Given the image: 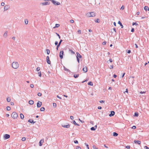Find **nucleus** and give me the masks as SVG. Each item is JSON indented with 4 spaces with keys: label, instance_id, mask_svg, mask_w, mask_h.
<instances>
[{
    "label": "nucleus",
    "instance_id": "obj_1",
    "mask_svg": "<svg viewBox=\"0 0 149 149\" xmlns=\"http://www.w3.org/2000/svg\"><path fill=\"white\" fill-rule=\"evenodd\" d=\"M12 67L14 69L17 68L19 66V64L17 62H14L12 64Z\"/></svg>",
    "mask_w": 149,
    "mask_h": 149
},
{
    "label": "nucleus",
    "instance_id": "obj_2",
    "mask_svg": "<svg viewBox=\"0 0 149 149\" xmlns=\"http://www.w3.org/2000/svg\"><path fill=\"white\" fill-rule=\"evenodd\" d=\"M11 116L14 119H16L18 117V114L16 112H14L12 113Z\"/></svg>",
    "mask_w": 149,
    "mask_h": 149
},
{
    "label": "nucleus",
    "instance_id": "obj_3",
    "mask_svg": "<svg viewBox=\"0 0 149 149\" xmlns=\"http://www.w3.org/2000/svg\"><path fill=\"white\" fill-rule=\"evenodd\" d=\"M87 15L89 17H94L96 15V13L94 12H92L87 13Z\"/></svg>",
    "mask_w": 149,
    "mask_h": 149
},
{
    "label": "nucleus",
    "instance_id": "obj_4",
    "mask_svg": "<svg viewBox=\"0 0 149 149\" xmlns=\"http://www.w3.org/2000/svg\"><path fill=\"white\" fill-rule=\"evenodd\" d=\"M44 1H50L54 4L56 5H59L60 4V3L59 2H57L54 0H44Z\"/></svg>",
    "mask_w": 149,
    "mask_h": 149
},
{
    "label": "nucleus",
    "instance_id": "obj_5",
    "mask_svg": "<svg viewBox=\"0 0 149 149\" xmlns=\"http://www.w3.org/2000/svg\"><path fill=\"white\" fill-rule=\"evenodd\" d=\"M10 137V135L7 134H4L3 136V138L4 139H9Z\"/></svg>",
    "mask_w": 149,
    "mask_h": 149
},
{
    "label": "nucleus",
    "instance_id": "obj_6",
    "mask_svg": "<svg viewBox=\"0 0 149 149\" xmlns=\"http://www.w3.org/2000/svg\"><path fill=\"white\" fill-rule=\"evenodd\" d=\"M63 53L64 52L63 51H62L60 52L59 54V57L61 59H62L63 58Z\"/></svg>",
    "mask_w": 149,
    "mask_h": 149
},
{
    "label": "nucleus",
    "instance_id": "obj_7",
    "mask_svg": "<svg viewBox=\"0 0 149 149\" xmlns=\"http://www.w3.org/2000/svg\"><path fill=\"white\" fill-rule=\"evenodd\" d=\"M42 105V103L41 102L38 101L37 103V107H40Z\"/></svg>",
    "mask_w": 149,
    "mask_h": 149
},
{
    "label": "nucleus",
    "instance_id": "obj_8",
    "mask_svg": "<svg viewBox=\"0 0 149 149\" xmlns=\"http://www.w3.org/2000/svg\"><path fill=\"white\" fill-rule=\"evenodd\" d=\"M87 68L86 66H85L83 69V70L84 73H86L87 71Z\"/></svg>",
    "mask_w": 149,
    "mask_h": 149
},
{
    "label": "nucleus",
    "instance_id": "obj_9",
    "mask_svg": "<svg viewBox=\"0 0 149 149\" xmlns=\"http://www.w3.org/2000/svg\"><path fill=\"white\" fill-rule=\"evenodd\" d=\"M46 61H47V63L48 64H50V63H51V61L49 60V57L48 56H47V58H46Z\"/></svg>",
    "mask_w": 149,
    "mask_h": 149
},
{
    "label": "nucleus",
    "instance_id": "obj_10",
    "mask_svg": "<svg viewBox=\"0 0 149 149\" xmlns=\"http://www.w3.org/2000/svg\"><path fill=\"white\" fill-rule=\"evenodd\" d=\"M50 3L49 2H45L42 3L41 4L43 6L49 5Z\"/></svg>",
    "mask_w": 149,
    "mask_h": 149
},
{
    "label": "nucleus",
    "instance_id": "obj_11",
    "mask_svg": "<svg viewBox=\"0 0 149 149\" xmlns=\"http://www.w3.org/2000/svg\"><path fill=\"white\" fill-rule=\"evenodd\" d=\"M44 142V140L43 139H41L39 142V146H41L42 145V143Z\"/></svg>",
    "mask_w": 149,
    "mask_h": 149
},
{
    "label": "nucleus",
    "instance_id": "obj_12",
    "mask_svg": "<svg viewBox=\"0 0 149 149\" xmlns=\"http://www.w3.org/2000/svg\"><path fill=\"white\" fill-rule=\"evenodd\" d=\"M115 113V112L114 111H111V113L109 114V116H112L114 115Z\"/></svg>",
    "mask_w": 149,
    "mask_h": 149
},
{
    "label": "nucleus",
    "instance_id": "obj_13",
    "mask_svg": "<svg viewBox=\"0 0 149 149\" xmlns=\"http://www.w3.org/2000/svg\"><path fill=\"white\" fill-rule=\"evenodd\" d=\"M134 143H137L138 144H140L141 143V142L140 141H134Z\"/></svg>",
    "mask_w": 149,
    "mask_h": 149
},
{
    "label": "nucleus",
    "instance_id": "obj_14",
    "mask_svg": "<svg viewBox=\"0 0 149 149\" xmlns=\"http://www.w3.org/2000/svg\"><path fill=\"white\" fill-rule=\"evenodd\" d=\"M62 126L64 128H68L70 127V126L69 124H68L67 125H62Z\"/></svg>",
    "mask_w": 149,
    "mask_h": 149
},
{
    "label": "nucleus",
    "instance_id": "obj_15",
    "mask_svg": "<svg viewBox=\"0 0 149 149\" xmlns=\"http://www.w3.org/2000/svg\"><path fill=\"white\" fill-rule=\"evenodd\" d=\"M29 103L31 105H32L33 104L34 102L33 100H30L29 102Z\"/></svg>",
    "mask_w": 149,
    "mask_h": 149
},
{
    "label": "nucleus",
    "instance_id": "obj_16",
    "mask_svg": "<svg viewBox=\"0 0 149 149\" xmlns=\"http://www.w3.org/2000/svg\"><path fill=\"white\" fill-rule=\"evenodd\" d=\"M77 57L78 56V58H81L82 57L81 56L78 52L77 53Z\"/></svg>",
    "mask_w": 149,
    "mask_h": 149
},
{
    "label": "nucleus",
    "instance_id": "obj_17",
    "mask_svg": "<svg viewBox=\"0 0 149 149\" xmlns=\"http://www.w3.org/2000/svg\"><path fill=\"white\" fill-rule=\"evenodd\" d=\"M144 9L146 10H149V8L148 7L145 6L144 7Z\"/></svg>",
    "mask_w": 149,
    "mask_h": 149
},
{
    "label": "nucleus",
    "instance_id": "obj_18",
    "mask_svg": "<svg viewBox=\"0 0 149 149\" xmlns=\"http://www.w3.org/2000/svg\"><path fill=\"white\" fill-rule=\"evenodd\" d=\"M20 117L22 119L24 118V116L22 113H20Z\"/></svg>",
    "mask_w": 149,
    "mask_h": 149
},
{
    "label": "nucleus",
    "instance_id": "obj_19",
    "mask_svg": "<svg viewBox=\"0 0 149 149\" xmlns=\"http://www.w3.org/2000/svg\"><path fill=\"white\" fill-rule=\"evenodd\" d=\"M6 100L8 102H10L11 100V99L9 97H7L6 98Z\"/></svg>",
    "mask_w": 149,
    "mask_h": 149
},
{
    "label": "nucleus",
    "instance_id": "obj_20",
    "mask_svg": "<svg viewBox=\"0 0 149 149\" xmlns=\"http://www.w3.org/2000/svg\"><path fill=\"white\" fill-rule=\"evenodd\" d=\"M118 24H119L120 26H121V27L122 28H123V25L122 24V23L120 22V21H119L118 22Z\"/></svg>",
    "mask_w": 149,
    "mask_h": 149
},
{
    "label": "nucleus",
    "instance_id": "obj_21",
    "mask_svg": "<svg viewBox=\"0 0 149 149\" xmlns=\"http://www.w3.org/2000/svg\"><path fill=\"white\" fill-rule=\"evenodd\" d=\"M28 122H29L31 123H34L35 122H33V120L32 119H29L28 120Z\"/></svg>",
    "mask_w": 149,
    "mask_h": 149
},
{
    "label": "nucleus",
    "instance_id": "obj_22",
    "mask_svg": "<svg viewBox=\"0 0 149 149\" xmlns=\"http://www.w3.org/2000/svg\"><path fill=\"white\" fill-rule=\"evenodd\" d=\"M88 85L91 86H93V83L91 81L89 82L88 83Z\"/></svg>",
    "mask_w": 149,
    "mask_h": 149
},
{
    "label": "nucleus",
    "instance_id": "obj_23",
    "mask_svg": "<svg viewBox=\"0 0 149 149\" xmlns=\"http://www.w3.org/2000/svg\"><path fill=\"white\" fill-rule=\"evenodd\" d=\"M60 25L58 24H55V27H53V28L54 29L56 28H57Z\"/></svg>",
    "mask_w": 149,
    "mask_h": 149
},
{
    "label": "nucleus",
    "instance_id": "obj_24",
    "mask_svg": "<svg viewBox=\"0 0 149 149\" xmlns=\"http://www.w3.org/2000/svg\"><path fill=\"white\" fill-rule=\"evenodd\" d=\"M45 110V108L44 107H42L40 109V111H44Z\"/></svg>",
    "mask_w": 149,
    "mask_h": 149
},
{
    "label": "nucleus",
    "instance_id": "obj_25",
    "mask_svg": "<svg viewBox=\"0 0 149 149\" xmlns=\"http://www.w3.org/2000/svg\"><path fill=\"white\" fill-rule=\"evenodd\" d=\"M6 110L8 111H10L11 110V108L9 106L7 107L6 108Z\"/></svg>",
    "mask_w": 149,
    "mask_h": 149
},
{
    "label": "nucleus",
    "instance_id": "obj_26",
    "mask_svg": "<svg viewBox=\"0 0 149 149\" xmlns=\"http://www.w3.org/2000/svg\"><path fill=\"white\" fill-rule=\"evenodd\" d=\"M113 135L115 136H117L118 135V134L116 132H113Z\"/></svg>",
    "mask_w": 149,
    "mask_h": 149
},
{
    "label": "nucleus",
    "instance_id": "obj_27",
    "mask_svg": "<svg viewBox=\"0 0 149 149\" xmlns=\"http://www.w3.org/2000/svg\"><path fill=\"white\" fill-rule=\"evenodd\" d=\"M93 149H98V148L96 147V146L93 145L92 146Z\"/></svg>",
    "mask_w": 149,
    "mask_h": 149
},
{
    "label": "nucleus",
    "instance_id": "obj_28",
    "mask_svg": "<svg viewBox=\"0 0 149 149\" xmlns=\"http://www.w3.org/2000/svg\"><path fill=\"white\" fill-rule=\"evenodd\" d=\"M53 107L55 108L56 107V104L55 103H53Z\"/></svg>",
    "mask_w": 149,
    "mask_h": 149
},
{
    "label": "nucleus",
    "instance_id": "obj_29",
    "mask_svg": "<svg viewBox=\"0 0 149 149\" xmlns=\"http://www.w3.org/2000/svg\"><path fill=\"white\" fill-rule=\"evenodd\" d=\"M73 123L75 125H78V126H79V125H78V124H77L76 122L74 120H73Z\"/></svg>",
    "mask_w": 149,
    "mask_h": 149
},
{
    "label": "nucleus",
    "instance_id": "obj_30",
    "mask_svg": "<svg viewBox=\"0 0 149 149\" xmlns=\"http://www.w3.org/2000/svg\"><path fill=\"white\" fill-rule=\"evenodd\" d=\"M7 32H5V33H4V36L5 37H6L7 36Z\"/></svg>",
    "mask_w": 149,
    "mask_h": 149
},
{
    "label": "nucleus",
    "instance_id": "obj_31",
    "mask_svg": "<svg viewBox=\"0 0 149 149\" xmlns=\"http://www.w3.org/2000/svg\"><path fill=\"white\" fill-rule=\"evenodd\" d=\"M46 50H47V54H49L50 52V50L49 49H47Z\"/></svg>",
    "mask_w": 149,
    "mask_h": 149
},
{
    "label": "nucleus",
    "instance_id": "obj_32",
    "mask_svg": "<svg viewBox=\"0 0 149 149\" xmlns=\"http://www.w3.org/2000/svg\"><path fill=\"white\" fill-rule=\"evenodd\" d=\"M64 70L65 71H69V70L65 68L64 66Z\"/></svg>",
    "mask_w": 149,
    "mask_h": 149
},
{
    "label": "nucleus",
    "instance_id": "obj_33",
    "mask_svg": "<svg viewBox=\"0 0 149 149\" xmlns=\"http://www.w3.org/2000/svg\"><path fill=\"white\" fill-rule=\"evenodd\" d=\"M25 22L26 24H27L28 23V20L27 19H25Z\"/></svg>",
    "mask_w": 149,
    "mask_h": 149
},
{
    "label": "nucleus",
    "instance_id": "obj_34",
    "mask_svg": "<svg viewBox=\"0 0 149 149\" xmlns=\"http://www.w3.org/2000/svg\"><path fill=\"white\" fill-rule=\"evenodd\" d=\"M74 77L75 78H77L79 77V74H74Z\"/></svg>",
    "mask_w": 149,
    "mask_h": 149
},
{
    "label": "nucleus",
    "instance_id": "obj_35",
    "mask_svg": "<svg viewBox=\"0 0 149 149\" xmlns=\"http://www.w3.org/2000/svg\"><path fill=\"white\" fill-rule=\"evenodd\" d=\"M38 74L39 77H41V72H38Z\"/></svg>",
    "mask_w": 149,
    "mask_h": 149
},
{
    "label": "nucleus",
    "instance_id": "obj_36",
    "mask_svg": "<svg viewBox=\"0 0 149 149\" xmlns=\"http://www.w3.org/2000/svg\"><path fill=\"white\" fill-rule=\"evenodd\" d=\"M100 22V20L99 19H97L95 20V22L97 23H99Z\"/></svg>",
    "mask_w": 149,
    "mask_h": 149
},
{
    "label": "nucleus",
    "instance_id": "obj_37",
    "mask_svg": "<svg viewBox=\"0 0 149 149\" xmlns=\"http://www.w3.org/2000/svg\"><path fill=\"white\" fill-rule=\"evenodd\" d=\"M22 140L23 141H24L26 140V138L25 137H24L22 138Z\"/></svg>",
    "mask_w": 149,
    "mask_h": 149
},
{
    "label": "nucleus",
    "instance_id": "obj_38",
    "mask_svg": "<svg viewBox=\"0 0 149 149\" xmlns=\"http://www.w3.org/2000/svg\"><path fill=\"white\" fill-rule=\"evenodd\" d=\"M42 94L40 93H38V95L39 96H40L42 95Z\"/></svg>",
    "mask_w": 149,
    "mask_h": 149
},
{
    "label": "nucleus",
    "instance_id": "obj_39",
    "mask_svg": "<svg viewBox=\"0 0 149 149\" xmlns=\"http://www.w3.org/2000/svg\"><path fill=\"white\" fill-rule=\"evenodd\" d=\"M139 115L138 113H134V116H135L137 117Z\"/></svg>",
    "mask_w": 149,
    "mask_h": 149
},
{
    "label": "nucleus",
    "instance_id": "obj_40",
    "mask_svg": "<svg viewBox=\"0 0 149 149\" xmlns=\"http://www.w3.org/2000/svg\"><path fill=\"white\" fill-rule=\"evenodd\" d=\"M138 25V24L136 22H133L132 23V25Z\"/></svg>",
    "mask_w": 149,
    "mask_h": 149
},
{
    "label": "nucleus",
    "instance_id": "obj_41",
    "mask_svg": "<svg viewBox=\"0 0 149 149\" xmlns=\"http://www.w3.org/2000/svg\"><path fill=\"white\" fill-rule=\"evenodd\" d=\"M77 32L79 34H81V30H78V31H77Z\"/></svg>",
    "mask_w": 149,
    "mask_h": 149
},
{
    "label": "nucleus",
    "instance_id": "obj_42",
    "mask_svg": "<svg viewBox=\"0 0 149 149\" xmlns=\"http://www.w3.org/2000/svg\"><path fill=\"white\" fill-rule=\"evenodd\" d=\"M74 142L75 143H77V144H78V141L77 140H75L74 141Z\"/></svg>",
    "mask_w": 149,
    "mask_h": 149
},
{
    "label": "nucleus",
    "instance_id": "obj_43",
    "mask_svg": "<svg viewBox=\"0 0 149 149\" xmlns=\"http://www.w3.org/2000/svg\"><path fill=\"white\" fill-rule=\"evenodd\" d=\"M40 70V68L39 67H37L36 69V70L37 71H39Z\"/></svg>",
    "mask_w": 149,
    "mask_h": 149
},
{
    "label": "nucleus",
    "instance_id": "obj_44",
    "mask_svg": "<svg viewBox=\"0 0 149 149\" xmlns=\"http://www.w3.org/2000/svg\"><path fill=\"white\" fill-rule=\"evenodd\" d=\"M60 45H57V46H56V49H57V50H58V47H59L60 46Z\"/></svg>",
    "mask_w": 149,
    "mask_h": 149
},
{
    "label": "nucleus",
    "instance_id": "obj_45",
    "mask_svg": "<svg viewBox=\"0 0 149 149\" xmlns=\"http://www.w3.org/2000/svg\"><path fill=\"white\" fill-rule=\"evenodd\" d=\"M70 22L72 23H73L74 21L73 19H71L70 20Z\"/></svg>",
    "mask_w": 149,
    "mask_h": 149
},
{
    "label": "nucleus",
    "instance_id": "obj_46",
    "mask_svg": "<svg viewBox=\"0 0 149 149\" xmlns=\"http://www.w3.org/2000/svg\"><path fill=\"white\" fill-rule=\"evenodd\" d=\"M106 41H104L103 42H102V44L103 45H105L106 44Z\"/></svg>",
    "mask_w": 149,
    "mask_h": 149
},
{
    "label": "nucleus",
    "instance_id": "obj_47",
    "mask_svg": "<svg viewBox=\"0 0 149 149\" xmlns=\"http://www.w3.org/2000/svg\"><path fill=\"white\" fill-rule=\"evenodd\" d=\"M91 130H95V129L93 127H92L91 128Z\"/></svg>",
    "mask_w": 149,
    "mask_h": 149
},
{
    "label": "nucleus",
    "instance_id": "obj_48",
    "mask_svg": "<svg viewBox=\"0 0 149 149\" xmlns=\"http://www.w3.org/2000/svg\"><path fill=\"white\" fill-rule=\"evenodd\" d=\"M63 41V40H60V42H59L58 44V45H60V44L61 42Z\"/></svg>",
    "mask_w": 149,
    "mask_h": 149
},
{
    "label": "nucleus",
    "instance_id": "obj_49",
    "mask_svg": "<svg viewBox=\"0 0 149 149\" xmlns=\"http://www.w3.org/2000/svg\"><path fill=\"white\" fill-rule=\"evenodd\" d=\"M76 149H81V148L79 146H77L76 147Z\"/></svg>",
    "mask_w": 149,
    "mask_h": 149
},
{
    "label": "nucleus",
    "instance_id": "obj_50",
    "mask_svg": "<svg viewBox=\"0 0 149 149\" xmlns=\"http://www.w3.org/2000/svg\"><path fill=\"white\" fill-rule=\"evenodd\" d=\"M70 51V52L72 53L73 54H74V52H73L72 50H69Z\"/></svg>",
    "mask_w": 149,
    "mask_h": 149
},
{
    "label": "nucleus",
    "instance_id": "obj_51",
    "mask_svg": "<svg viewBox=\"0 0 149 149\" xmlns=\"http://www.w3.org/2000/svg\"><path fill=\"white\" fill-rule=\"evenodd\" d=\"M4 8L5 9H6L7 10L8 9V6H5L4 7Z\"/></svg>",
    "mask_w": 149,
    "mask_h": 149
},
{
    "label": "nucleus",
    "instance_id": "obj_52",
    "mask_svg": "<svg viewBox=\"0 0 149 149\" xmlns=\"http://www.w3.org/2000/svg\"><path fill=\"white\" fill-rule=\"evenodd\" d=\"M77 61L79 63V58H78V57H77Z\"/></svg>",
    "mask_w": 149,
    "mask_h": 149
},
{
    "label": "nucleus",
    "instance_id": "obj_53",
    "mask_svg": "<svg viewBox=\"0 0 149 149\" xmlns=\"http://www.w3.org/2000/svg\"><path fill=\"white\" fill-rule=\"evenodd\" d=\"M124 6H122L121 8V9L123 10L124 9Z\"/></svg>",
    "mask_w": 149,
    "mask_h": 149
},
{
    "label": "nucleus",
    "instance_id": "obj_54",
    "mask_svg": "<svg viewBox=\"0 0 149 149\" xmlns=\"http://www.w3.org/2000/svg\"><path fill=\"white\" fill-rule=\"evenodd\" d=\"M132 129H135L136 128V126H133L132 127Z\"/></svg>",
    "mask_w": 149,
    "mask_h": 149
},
{
    "label": "nucleus",
    "instance_id": "obj_55",
    "mask_svg": "<svg viewBox=\"0 0 149 149\" xmlns=\"http://www.w3.org/2000/svg\"><path fill=\"white\" fill-rule=\"evenodd\" d=\"M126 148L127 149H130V146H126Z\"/></svg>",
    "mask_w": 149,
    "mask_h": 149
},
{
    "label": "nucleus",
    "instance_id": "obj_56",
    "mask_svg": "<svg viewBox=\"0 0 149 149\" xmlns=\"http://www.w3.org/2000/svg\"><path fill=\"white\" fill-rule=\"evenodd\" d=\"M144 148L145 149H149V148L146 146H145Z\"/></svg>",
    "mask_w": 149,
    "mask_h": 149
},
{
    "label": "nucleus",
    "instance_id": "obj_57",
    "mask_svg": "<svg viewBox=\"0 0 149 149\" xmlns=\"http://www.w3.org/2000/svg\"><path fill=\"white\" fill-rule=\"evenodd\" d=\"M30 87L31 88H33L34 87V85L33 84H31L30 85Z\"/></svg>",
    "mask_w": 149,
    "mask_h": 149
},
{
    "label": "nucleus",
    "instance_id": "obj_58",
    "mask_svg": "<svg viewBox=\"0 0 149 149\" xmlns=\"http://www.w3.org/2000/svg\"><path fill=\"white\" fill-rule=\"evenodd\" d=\"M70 119L72 120H73L74 119V117L73 116H70Z\"/></svg>",
    "mask_w": 149,
    "mask_h": 149
},
{
    "label": "nucleus",
    "instance_id": "obj_59",
    "mask_svg": "<svg viewBox=\"0 0 149 149\" xmlns=\"http://www.w3.org/2000/svg\"><path fill=\"white\" fill-rule=\"evenodd\" d=\"M145 93H146V92H144V91L142 92V91H141L140 92V93H141V94Z\"/></svg>",
    "mask_w": 149,
    "mask_h": 149
},
{
    "label": "nucleus",
    "instance_id": "obj_60",
    "mask_svg": "<svg viewBox=\"0 0 149 149\" xmlns=\"http://www.w3.org/2000/svg\"><path fill=\"white\" fill-rule=\"evenodd\" d=\"M4 4H5V3H3V2H2V3H1V6H4Z\"/></svg>",
    "mask_w": 149,
    "mask_h": 149
},
{
    "label": "nucleus",
    "instance_id": "obj_61",
    "mask_svg": "<svg viewBox=\"0 0 149 149\" xmlns=\"http://www.w3.org/2000/svg\"><path fill=\"white\" fill-rule=\"evenodd\" d=\"M10 104L12 105H13L14 104V103L13 102H11Z\"/></svg>",
    "mask_w": 149,
    "mask_h": 149
},
{
    "label": "nucleus",
    "instance_id": "obj_62",
    "mask_svg": "<svg viewBox=\"0 0 149 149\" xmlns=\"http://www.w3.org/2000/svg\"><path fill=\"white\" fill-rule=\"evenodd\" d=\"M100 102L101 103H104V101L103 100H101L100 101Z\"/></svg>",
    "mask_w": 149,
    "mask_h": 149
},
{
    "label": "nucleus",
    "instance_id": "obj_63",
    "mask_svg": "<svg viewBox=\"0 0 149 149\" xmlns=\"http://www.w3.org/2000/svg\"><path fill=\"white\" fill-rule=\"evenodd\" d=\"M113 65H111L110 66V69H113Z\"/></svg>",
    "mask_w": 149,
    "mask_h": 149
},
{
    "label": "nucleus",
    "instance_id": "obj_64",
    "mask_svg": "<svg viewBox=\"0 0 149 149\" xmlns=\"http://www.w3.org/2000/svg\"><path fill=\"white\" fill-rule=\"evenodd\" d=\"M58 44V42L57 41H56L55 43V45H57Z\"/></svg>",
    "mask_w": 149,
    "mask_h": 149
}]
</instances>
